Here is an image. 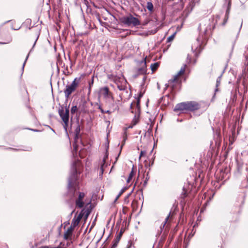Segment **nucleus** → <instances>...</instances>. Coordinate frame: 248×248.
Returning <instances> with one entry per match:
<instances>
[{"label": "nucleus", "mask_w": 248, "mask_h": 248, "mask_svg": "<svg viewBox=\"0 0 248 248\" xmlns=\"http://www.w3.org/2000/svg\"><path fill=\"white\" fill-rule=\"evenodd\" d=\"M79 165L78 161H75L72 164L68 179V188L70 194L72 195L73 197L78 195V198L75 201V203L77 207L81 208L84 205L83 199L85 197V194L83 192L78 191L79 188L78 178L80 172H78L77 167Z\"/></svg>", "instance_id": "nucleus-1"}, {"label": "nucleus", "mask_w": 248, "mask_h": 248, "mask_svg": "<svg viewBox=\"0 0 248 248\" xmlns=\"http://www.w3.org/2000/svg\"><path fill=\"white\" fill-rule=\"evenodd\" d=\"M114 79L115 85L113 86L114 87L116 86L120 91L123 92L119 95L121 99L128 98L131 93L128 91V83L126 78H114Z\"/></svg>", "instance_id": "nucleus-2"}, {"label": "nucleus", "mask_w": 248, "mask_h": 248, "mask_svg": "<svg viewBox=\"0 0 248 248\" xmlns=\"http://www.w3.org/2000/svg\"><path fill=\"white\" fill-rule=\"evenodd\" d=\"M59 114L62 120L64 123L63 128L65 131L67 132V127L68 126L69 119V108L65 107V110L63 107L59 109Z\"/></svg>", "instance_id": "nucleus-3"}, {"label": "nucleus", "mask_w": 248, "mask_h": 248, "mask_svg": "<svg viewBox=\"0 0 248 248\" xmlns=\"http://www.w3.org/2000/svg\"><path fill=\"white\" fill-rule=\"evenodd\" d=\"M121 21L123 23L128 26H136L140 25V22L139 19L132 16L130 15L127 16H124L121 18Z\"/></svg>", "instance_id": "nucleus-4"}, {"label": "nucleus", "mask_w": 248, "mask_h": 248, "mask_svg": "<svg viewBox=\"0 0 248 248\" xmlns=\"http://www.w3.org/2000/svg\"><path fill=\"white\" fill-rule=\"evenodd\" d=\"M99 95L102 96L107 102L114 100L112 93L109 91L108 88L107 86L100 88Z\"/></svg>", "instance_id": "nucleus-5"}, {"label": "nucleus", "mask_w": 248, "mask_h": 248, "mask_svg": "<svg viewBox=\"0 0 248 248\" xmlns=\"http://www.w3.org/2000/svg\"><path fill=\"white\" fill-rule=\"evenodd\" d=\"M77 78H74L70 85H67L64 90V93L65 98L67 99L69 95L76 90L78 85V82L76 81Z\"/></svg>", "instance_id": "nucleus-6"}, {"label": "nucleus", "mask_w": 248, "mask_h": 248, "mask_svg": "<svg viewBox=\"0 0 248 248\" xmlns=\"http://www.w3.org/2000/svg\"><path fill=\"white\" fill-rule=\"evenodd\" d=\"M191 49L194 55L197 56L202 50L201 41L200 38H198L197 40L192 44Z\"/></svg>", "instance_id": "nucleus-7"}, {"label": "nucleus", "mask_w": 248, "mask_h": 248, "mask_svg": "<svg viewBox=\"0 0 248 248\" xmlns=\"http://www.w3.org/2000/svg\"><path fill=\"white\" fill-rule=\"evenodd\" d=\"M187 111H194L200 109L201 105L196 101H187Z\"/></svg>", "instance_id": "nucleus-8"}, {"label": "nucleus", "mask_w": 248, "mask_h": 248, "mask_svg": "<svg viewBox=\"0 0 248 248\" xmlns=\"http://www.w3.org/2000/svg\"><path fill=\"white\" fill-rule=\"evenodd\" d=\"M173 110L175 112L183 111L184 110L187 111L186 102H182L176 104L173 109Z\"/></svg>", "instance_id": "nucleus-9"}, {"label": "nucleus", "mask_w": 248, "mask_h": 248, "mask_svg": "<svg viewBox=\"0 0 248 248\" xmlns=\"http://www.w3.org/2000/svg\"><path fill=\"white\" fill-rule=\"evenodd\" d=\"M189 72V70L186 65H184L174 78H179L181 76H186Z\"/></svg>", "instance_id": "nucleus-10"}, {"label": "nucleus", "mask_w": 248, "mask_h": 248, "mask_svg": "<svg viewBox=\"0 0 248 248\" xmlns=\"http://www.w3.org/2000/svg\"><path fill=\"white\" fill-rule=\"evenodd\" d=\"M141 68L138 70L139 76L144 75L146 72V58L140 62Z\"/></svg>", "instance_id": "nucleus-11"}, {"label": "nucleus", "mask_w": 248, "mask_h": 248, "mask_svg": "<svg viewBox=\"0 0 248 248\" xmlns=\"http://www.w3.org/2000/svg\"><path fill=\"white\" fill-rule=\"evenodd\" d=\"M180 83V78H171L169 81L168 83H166V88H167L169 86H171L172 88L176 84H179Z\"/></svg>", "instance_id": "nucleus-12"}, {"label": "nucleus", "mask_w": 248, "mask_h": 248, "mask_svg": "<svg viewBox=\"0 0 248 248\" xmlns=\"http://www.w3.org/2000/svg\"><path fill=\"white\" fill-rule=\"evenodd\" d=\"M228 1V6H227V10H226V14H225V17H224V22L223 23V25H225L228 19H229V14H230V10H231V0H227Z\"/></svg>", "instance_id": "nucleus-13"}, {"label": "nucleus", "mask_w": 248, "mask_h": 248, "mask_svg": "<svg viewBox=\"0 0 248 248\" xmlns=\"http://www.w3.org/2000/svg\"><path fill=\"white\" fill-rule=\"evenodd\" d=\"M108 157V154L107 151H106V155H105L104 157H103V159L102 161H101L100 163V174L101 175H103L104 170V168L105 167H106L107 166V165L106 164V160Z\"/></svg>", "instance_id": "nucleus-14"}, {"label": "nucleus", "mask_w": 248, "mask_h": 248, "mask_svg": "<svg viewBox=\"0 0 248 248\" xmlns=\"http://www.w3.org/2000/svg\"><path fill=\"white\" fill-rule=\"evenodd\" d=\"M82 217L83 215L81 213H80L77 217H75L72 219L71 225L74 228L78 226Z\"/></svg>", "instance_id": "nucleus-15"}, {"label": "nucleus", "mask_w": 248, "mask_h": 248, "mask_svg": "<svg viewBox=\"0 0 248 248\" xmlns=\"http://www.w3.org/2000/svg\"><path fill=\"white\" fill-rule=\"evenodd\" d=\"M74 228L72 225L68 228L66 232L64 234V239L68 240L69 237L72 235V232L73 231Z\"/></svg>", "instance_id": "nucleus-16"}, {"label": "nucleus", "mask_w": 248, "mask_h": 248, "mask_svg": "<svg viewBox=\"0 0 248 248\" xmlns=\"http://www.w3.org/2000/svg\"><path fill=\"white\" fill-rule=\"evenodd\" d=\"M135 114L133 119L132 121L131 125L128 127L129 128H132L133 126L135 125L139 122L140 113H137Z\"/></svg>", "instance_id": "nucleus-17"}, {"label": "nucleus", "mask_w": 248, "mask_h": 248, "mask_svg": "<svg viewBox=\"0 0 248 248\" xmlns=\"http://www.w3.org/2000/svg\"><path fill=\"white\" fill-rule=\"evenodd\" d=\"M142 94H140L139 97L137 98L136 100V110L135 111V113H140V97H142Z\"/></svg>", "instance_id": "nucleus-18"}, {"label": "nucleus", "mask_w": 248, "mask_h": 248, "mask_svg": "<svg viewBox=\"0 0 248 248\" xmlns=\"http://www.w3.org/2000/svg\"><path fill=\"white\" fill-rule=\"evenodd\" d=\"M122 232L121 231L119 234L116 237V238L114 239L113 242V244H114V246H117V245L121 239V237L122 235Z\"/></svg>", "instance_id": "nucleus-19"}, {"label": "nucleus", "mask_w": 248, "mask_h": 248, "mask_svg": "<svg viewBox=\"0 0 248 248\" xmlns=\"http://www.w3.org/2000/svg\"><path fill=\"white\" fill-rule=\"evenodd\" d=\"M5 150H10L12 151H30L31 150V147H28L26 149H16L13 148L11 147H6L4 148Z\"/></svg>", "instance_id": "nucleus-20"}, {"label": "nucleus", "mask_w": 248, "mask_h": 248, "mask_svg": "<svg viewBox=\"0 0 248 248\" xmlns=\"http://www.w3.org/2000/svg\"><path fill=\"white\" fill-rule=\"evenodd\" d=\"M80 131V126L79 125H78L75 130V140L78 139Z\"/></svg>", "instance_id": "nucleus-21"}, {"label": "nucleus", "mask_w": 248, "mask_h": 248, "mask_svg": "<svg viewBox=\"0 0 248 248\" xmlns=\"http://www.w3.org/2000/svg\"><path fill=\"white\" fill-rule=\"evenodd\" d=\"M159 63L157 62H155L153 64H152L151 65V68L153 72H154L155 70H156L158 67H159Z\"/></svg>", "instance_id": "nucleus-22"}, {"label": "nucleus", "mask_w": 248, "mask_h": 248, "mask_svg": "<svg viewBox=\"0 0 248 248\" xmlns=\"http://www.w3.org/2000/svg\"><path fill=\"white\" fill-rule=\"evenodd\" d=\"M147 8L150 12H153L154 9V6L153 3L150 2L148 1L147 3Z\"/></svg>", "instance_id": "nucleus-23"}, {"label": "nucleus", "mask_w": 248, "mask_h": 248, "mask_svg": "<svg viewBox=\"0 0 248 248\" xmlns=\"http://www.w3.org/2000/svg\"><path fill=\"white\" fill-rule=\"evenodd\" d=\"M135 172L134 171L133 169L131 170L130 174H129L128 177L127 179L126 180V182L127 183H129L131 179H132L133 176L134 175Z\"/></svg>", "instance_id": "nucleus-24"}, {"label": "nucleus", "mask_w": 248, "mask_h": 248, "mask_svg": "<svg viewBox=\"0 0 248 248\" xmlns=\"http://www.w3.org/2000/svg\"><path fill=\"white\" fill-rule=\"evenodd\" d=\"M126 189H127L126 187H123L121 190V191H120L119 193L118 194V195L116 197V199L115 200V201H117L119 197L126 190Z\"/></svg>", "instance_id": "nucleus-25"}, {"label": "nucleus", "mask_w": 248, "mask_h": 248, "mask_svg": "<svg viewBox=\"0 0 248 248\" xmlns=\"http://www.w3.org/2000/svg\"><path fill=\"white\" fill-rule=\"evenodd\" d=\"M220 79H217V82H216V89L215 90V93H214V96L215 95V94L218 91V87L220 85Z\"/></svg>", "instance_id": "nucleus-26"}, {"label": "nucleus", "mask_w": 248, "mask_h": 248, "mask_svg": "<svg viewBox=\"0 0 248 248\" xmlns=\"http://www.w3.org/2000/svg\"><path fill=\"white\" fill-rule=\"evenodd\" d=\"M187 196V191L185 189V188L184 187L183 192L182 193V194L181 195V198L183 199H184Z\"/></svg>", "instance_id": "nucleus-27"}, {"label": "nucleus", "mask_w": 248, "mask_h": 248, "mask_svg": "<svg viewBox=\"0 0 248 248\" xmlns=\"http://www.w3.org/2000/svg\"><path fill=\"white\" fill-rule=\"evenodd\" d=\"M170 213L168 215V216L166 217L165 220L164 221L163 224L161 225V226H160L161 230H162L165 227L166 223L167 222V221L170 217Z\"/></svg>", "instance_id": "nucleus-28"}, {"label": "nucleus", "mask_w": 248, "mask_h": 248, "mask_svg": "<svg viewBox=\"0 0 248 248\" xmlns=\"http://www.w3.org/2000/svg\"><path fill=\"white\" fill-rule=\"evenodd\" d=\"M78 110V107L76 105L73 106L71 109V114H74Z\"/></svg>", "instance_id": "nucleus-29"}, {"label": "nucleus", "mask_w": 248, "mask_h": 248, "mask_svg": "<svg viewBox=\"0 0 248 248\" xmlns=\"http://www.w3.org/2000/svg\"><path fill=\"white\" fill-rule=\"evenodd\" d=\"M93 79H94V78H92L91 81H90V82H89V92H90L91 87H92V86L93 85Z\"/></svg>", "instance_id": "nucleus-30"}, {"label": "nucleus", "mask_w": 248, "mask_h": 248, "mask_svg": "<svg viewBox=\"0 0 248 248\" xmlns=\"http://www.w3.org/2000/svg\"><path fill=\"white\" fill-rule=\"evenodd\" d=\"M39 248H62L60 246H57L56 247H54V248H50L47 246H41V247H39Z\"/></svg>", "instance_id": "nucleus-31"}, {"label": "nucleus", "mask_w": 248, "mask_h": 248, "mask_svg": "<svg viewBox=\"0 0 248 248\" xmlns=\"http://www.w3.org/2000/svg\"><path fill=\"white\" fill-rule=\"evenodd\" d=\"M146 154V152L145 151H141L140 153L139 159H140L142 156H143Z\"/></svg>", "instance_id": "nucleus-32"}, {"label": "nucleus", "mask_w": 248, "mask_h": 248, "mask_svg": "<svg viewBox=\"0 0 248 248\" xmlns=\"http://www.w3.org/2000/svg\"><path fill=\"white\" fill-rule=\"evenodd\" d=\"M127 138H126V136H125L124 137V141H123V143H122V145H121V150H122V148L123 147V146H124V142L126 140Z\"/></svg>", "instance_id": "nucleus-33"}, {"label": "nucleus", "mask_w": 248, "mask_h": 248, "mask_svg": "<svg viewBox=\"0 0 248 248\" xmlns=\"http://www.w3.org/2000/svg\"><path fill=\"white\" fill-rule=\"evenodd\" d=\"M132 191H133V190H132V191L131 192H130L129 194H128L125 197V199H124L125 202H126L128 200L129 197L131 195Z\"/></svg>", "instance_id": "nucleus-34"}, {"label": "nucleus", "mask_w": 248, "mask_h": 248, "mask_svg": "<svg viewBox=\"0 0 248 248\" xmlns=\"http://www.w3.org/2000/svg\"><path fill=\"white\" fill-rule=\"evenodd\" d=\"M148 179H149V178H148L147 177H146V179H145V180L144 181V184H143V185H144V186H145V185H146L147 182V181H148Z\"/></svg>", "instance_id": "nucleus-35"}, {"label": "nucleus", "mask_w": 248, "mask_h": 248, "mask_svg": "<svg viewBox=\"0 0 248 248\" xmlns=\"http://www.w3.org/2000/svg\"><path fill=\"white\" fill-rule=\"evenodd\" d=\"M28 57H29V54H28V55H27V56L26 57V60H25V62H24V63H23V67L24 66V65H25V63H26V61H27V59H28Z\"/></svg>", "instance_id": "nucleus-36"}, {"label": "nucleus", "mask_w": 248, "mask_h": 248, "mask_svg": "<svg viewBox=\"0 0 248 248\" xmlns=\"http://www.w3.org/2000/svg\"><path fill=\"white\" fill-rule=\"evenodd\" d=\"M174 35H172L168 38V40L170 41V40L172 39L173 38Z\"/></svg>", "instance_id": "nucleus-37"}, {"label": "nucleus", "mask_w": 248, "mask_h": 248, "mask_svg": "<svg viewBox=\"0 0 248 248\" xmlns=\"http://www.w3.org/2000/svg\"><path fill=\"white\" fill-rule=\"evenodd\" d=\"M99 108L100 109V110L102 113H105V111L100 107Z\"/></svg>", "instance_id": "nucleus-38"}, {"label": "nucleus", "mask_w": 248, "mask_h": 248, "mask_svg": "<svg viewBox=\"0 0 248 248\" xmlns=\"http://www.w3.org/2000/svg\"><path fill=\"white\" fill-rule=\"evenodd\" d=\"M11 41V40L10 41H9V42H10ZM7 43H8H8L0 42V45L6 44H7Z\"/></svg>", "instance_id": "nucleus-39"}, {"label": "nucleus", "mask_w": 248, "mask_h": 248, "mask_svg": "<svg viewBox=\"0 0 248 248\" xmlns=\"http://www.w3.org/2000/svg\"><path fill=\"white\" fill-rule=\"evenodd\" d=\"M133 105H134V104H133V103H131V104H130V108H131V109H133Z\"/></svg>", "instance_id": "nucleus-40"}, {"label": "nucleus", "mask_w": 248, "mask_h": 248, "mask_svg": "<svg viewBox=\"0 0 248 248\" xmlns=\"http://www.w3.org/2000/svg\"><path fill=\"white\" fill-rule=\"evenodd\" d=\"M105 113L109 114V113H110V111L109 110H108L105 111Z\"/></svg>", "instance_id": "nucleus-41"}, {"label": "nucleus", "mask_w": 248, "mask_h": 248, "mask_svg": "<svg viewBox=\"0 0 248 248\" xmlns=\"http://www.w3.org/2000/svg\"><path fill=\"white\" fill-rule=\"evenodd\" d=\"M219 18H220V17H219V16H216V18H217V19H216V22H217V20L218 19H219Z\"/></svg>", "instance_id": "nucleus-42"}, {"label": "nucleus", "mask_w": 248, "mask_h": 248, "mask_svg": "<svg viewBox=\"0 0 248 248\" xmlns=\"http://www.w3.org/2000/svg\"><path fill=\"white\" fill-rule=\"evenodd\" d=\"M30 130H32V131H36V132H37L38 131V130H36V129H30Z\"/></svg>", "instance_id": "nucleus-43"}, {"label": "nucleus", "mask_w": 248, "mask_h": 248, "mask_svg": "<svg viewBox=\"0 0 248 248\" xmlns=\"http://www.w3.org/2000/svg\"><path fill=\"white\" fill-rule=\"evenodd\" d=\"M116 247H117V246H114V244H113V245H112V247H111V248H115Z\"/></svg>", "instance_id": "nucleus-44"}, {"label": "nucleus", "mask_w": 248, "mask_h": 248, "mask_svg": "<svg viewBox=\"0 0 248 248\" xmlns=\"http://www.w3.org/2000/svg\"><path fill=\"white\" fill-rule=\"evenodd\" d=\"M157 87H158V89H160V85H159V84L158 83H157Z\"/></svg>", "instance_id": "nucleus-45"}, {"label": "nucleus", "mask_w": 248, "mask_h": 248, "mask_svg": "<svg viewBox=\"0 0 248 248\" xmlns=\"http://www.w3.org/2000/svg\"><path fill=\"white\" fill-rule=\"evenodd\" d=\"M51 130H52V131H53L54 132H55V130H54L53 129L51 128Z\"/></svg>", "instance_id": "nucleus-46"}, {"label": "nucleus", "mask_w": 248, "mask_h": 248, "mask_svg": "<svg viewBox=\"0 0 248 248\" xmlns=\"http://www.w3.org/2000/svg\"><path fill=\"white\" fill-rule=\"evenodd\" d=\"M36 41H37V39L36 40L35 42H34V43L33 46H34V45H35V43H36Z\"/></svg>", "instance_id": "nucleus-47"}, {"label": "nucleus", "mask_w": 248, "mask_h": 248, "mask_svg": "<svg viewBox=\"0 0 248 248\" xmlns=\"http://www.w3.org/2000/svg\"><path fill=\"white\" fill-rule=\"evenodd\" d=\"M74 149L75 150V151H77V147H74Z\"/></svg>", "instance_id": "nucleus-48"}, {"label": "nucleus", "mask_w": 248, "mask_h": 248, "mask_svg": "<svg viewBox=\"0 0 248 248\" xmlns=\"http://www.w3.org/2000/svg\"><path fill=\"white\" fill-rule=\"evenodd\" d=\"M141 197H142V199H143V196L142 194H141Z\"/></svg>", "instance_id": "nucleus-49"}, {"label": "nucleus", "mask_w": 248, "mask_h": 248, "mask_svg": "<svg viewBox=\"0 0 248 248\" xmlns=\"http://www.w3.org/2000/svg\"><path fill=\"white\" fill-rule=\"evenodd\" d=\"M240 79V78H239H239H238V80H237V82H239V79Z\"/></svg>", "instance_id": "nucleus-50"}, {"label": "nucleus", "mask_w": 248, "mask_h": 248, "mask_svg": "<svg viewBox=\"0 0 248 248\" xmlns=\"http://www.w3.org/2000/svg\"><path fill=\"white\" fill-rule=\"evenodd\" d=\"M131 112L134 113V110L133 109L131 110Z\"/></svg>", "instance_id": "nucleus-51"}, {"label": "nucleus", "mask_w": 248, "mask_h": 248, "mask_svg": "<svg viewBox=\"0 0 248 248\" xmlns=\"http://www.w3.org/2000/svg\"><path fill=\"white\" fill-rule=\"evenodd\" d=\"M62 80H64L65 79V78H62Z\"/></svg>", "instance_id": "nucleus-52"}, {"label": "nucleus", "mask_w": 248, "mask_h": 248, "mask_svg": "<svg viewBox=\"0 0 248 248\" xmlns=\"http://www.w3.org/2000/svg\"><path fill=\"white\" fill-rule=\"evenodd\" d=\"M145 79H146V78H143V82H144Z\"/></svg>", "instance_id": "nucleus-53"}]
</instances>
